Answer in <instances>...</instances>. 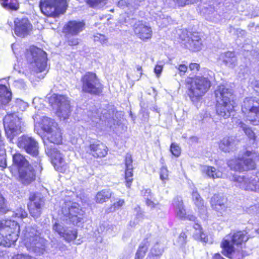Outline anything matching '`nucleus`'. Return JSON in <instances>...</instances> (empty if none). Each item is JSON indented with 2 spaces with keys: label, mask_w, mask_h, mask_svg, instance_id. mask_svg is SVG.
I'll use <instances>...</instances> for the list:
<instances>
[{
  "label": "nucleus",
  "mask_w": 259,
  "mask_h": 259,
  "mask_svg": "<svg viewBox=\"0 0 259 259\" xmlns=\"http://www.w3.org/2000/svg\"><path fill=\"white\" fill-rule=\"evenodd\" d=\"M228 236L231 240L223 239L221 243L222 254L230 259H243L244 255L242 252L235 251L234 245H242L248 240L246 233L244 231L239 230L230 233Z\"/></svg>",
  "instance_id": "obj_4"
},
{
  "label": "nucleus",
  "mask_w": 259,
  "mask_h": 259,
  "mask_svg": "<svg viewBox=\"0 0 259 259\" xmlns=\"http://www.w3.org/2000/svg\"><path fill=\"white\" fill-rule=\"evenodd\" d=\"M45 54L46 53L42 50L34 46H30L25 52L27 57H31L34 59L38 72L44 71L47 67V58L44 56Z\"/></svg>",
  "instance_id": "obj_13"
},
{
  "label": "nucleus",
  "mask_w": 259,
  "mask_h": 259,
  "mask_svg": "<svg viewBox=\"0 0 259 259\" xmlns=\"http://www.w3.org/2000/svg\"><path fill=\"white\" fill-rule=\"evenodd\" d=\"M234 181L240 183V187L245 191L255 192L258 189L255 180L246 178L244 176H238L234 178Z\"/></svg>",
  "instance_id": "obj_24"
},
{
  "label": "nucleus",
  "mask_w": 259,
  "mask_h": 259,
  "mask_svg": "<svg viewBox=\"0 0 259 259\" xmlns=\"http://www.w3.org/2000/svg\"><path fill=\"white\" fill-rule=\"evenodd\" d=\"M257 156L259 155L255 151L246 150L241 156L230 159L227 164L230 169L239 172L254 170L257 168L255 162Z\"/></svg>",
  "instance_id": "obj_6"
},
{
  "label": "nucleus",
  "mask_w": 259,
  "mask_h": 259,
  "mask_svg": "<svg viewBox=\"0 0 259 259\" xmlns=\"http://www.w3.org/2000/svg\"><path fill=\"white\" fill-rule=\"evenodd\" d=\"M85 27L83 21H69L63 27V32L72 36L77 35L82 31Z\"/></svg>",
  "instance_id": "obj_22"
},
{
  "label": "nucleus",
  "mask_w": 259,
  "mask_h": 259,
  "mask_svg": "<svg viewBox=\"0 0 259 259\" xmlns=\"http://www.w3.org/2000/svg\"><path fill=\"white\" fill-rule=\"evenodd\" d=\"M192 200L199 209H203L205 207L204 200L197 192L192 193Z\"/></svg>",
  "instance_id": "obj_34"
},
{
  "label": "nucleus",
  "mask_w": 259,
  "mask_h": 259,
  "mask_svg": "<svg viewBox=\"0 0 259 259\" xmlns=\"http://www.w3.org/2000/svg\"><path fill=\"white\" fill-rule=\"evenodd\" d=\"M17 146L24 150L27 154L33 157L38 155V143L33 138L27 135H22L17 143Z\"/></svg>",
  "instance_id": "obj_14"
},
{
  "label": "nucleus",
  "mask_w": 259,
  "mask_h": 259,
  "mask_svg": "<svg viewBox=\"0 0 259 259\" xmlns=\"http://www.w3.org/2000/svg\"><path fill=\"white\" fill-rule=\"evenodd\" d=\"M207 72L208 73L209 72H211V71L210 70H207Z\"/></svg>",
  "instance_id": "obj_57"
},
{
  "label": "nucleus",
  "mask_w": 259,
  "mask_h": 259,
  "mask_svg": "<svg viewBox=\"0 0 259 259\" xmlns=\"http://www.w3.org/2000/svg\"><path fill=\"white\" fill-rule=\"evenodd\" d=\"M133 159L132 155L127 153L124 157V170L123 178L124 183L127 188H131L134 181V166Z\"/></svg>",
  "instance_id": "obj_21"
},
{
  "label": "nucleus",
  "mask_w": 259,
  "mask_h": 259,
  "mask_svg": "<svg viewBox=\"0 0 259 259\" xmlns=\"http://www.w3.org/2000/svg\"><path fill=\"white\" fill-rule=\"evenodd\" d=\"M108 0H85L86 4L90 7L95 8L106 4Z\"/></svg>",
  "instance_id": "obj_41"
},
{
  "label": "nucleus",
  "mask_w": 259,
  "mask_h": 259,
  "mask_svg": "<svg viewBox=\"0 0 259 259\" xmlns=\"http://www.w3.org/2000/svg\"><path fill=\"white\" fill-rule=\"evenodd\" d=\"M44 205L43 198L36 192L30 193L27 208L30 215L36 219L40 217Z\"/></svg>",
  "instance_id": "obj_16"
},
{
  "label": "nucleus",
  "mask_w": 259,
  "mask_h": 259,
  "mask_svg": "<svg viewBox=\"0 0 259 259\" xmlns=\"http://www.w3.org/2000/svg\"><path fill=\"white\" fill-rule=\"evenodd\" d=\"M163 70V66L161 65H156L154 69V71L155 73L156 74L157 77H159L160 75L161 74L162 71Z\"/></svg>",
  "instance_id": "obj_50"
},
{
  "label": "nucleus",
  "mask_w": 259,
  "mask_h": 259,
  "mask_svg": "<svg viewBox=\"0 0 259 259\" xmlns=\"http://www.w3.org/2000/svg\"><path fill=\"white\" fill-rule=\"evenodd\" d=\"M181 206L178 208L176 215L182 221H189L195 222L197 220L196 217L193 214H188L186 209L183 204V202L181 200L180 201Z\"/></svg>",
  "instance_id": "obj_26"
},
{
  "label": "nucleus",
  "mask_w": 259,
  "mask_h": 259,
  "mask_svg": "<svg viewBox=\"0 0 259 259\" xmlns=\"http://www.w3.org/2000/svg\"><path fill=\"white\" fill-rule=\"evenodd\" d=\"M215 98V111L216 114L224 119L231 117L235 112L236 106L233 99V92L224 84L218 86L214 91Z\"/></svg>",
  "instance_id": "obj_1"
},
{
  "label": "nucleus",
  "mask_w": 259,
  "mask_h": 259,
  "mask_svg": "<svg viewBox=\"0 0 259 259\" xmlns=\"http://www.w3.org/2000/svg\"><path fill=\"white\" fill-rule=\"evenodd\" d=\"M202 0H172L175 6L178 7H184L187 5L194 4Z\"/></svg>",
  "instance_id": "obj_39"
},
{
  "label": "nucleus",
  "mask_w": 259,
  "mask_h": 259,
  "mask_svg": "<svg viewBox=\"0 0 259 259\" xmlns=\"http://www.w3.org/2000/svg\"><path fill=\"white\" fill-rule=\"evenodd\" d=\"M12 99V93L4 84H0V104L6 105Z\"/></svg>",
  "instance_id": "obj_28"
},
{
  "label": "nucleus",
  "mask_w": 259,
  "mask_h": 259,
  "mask_svg": "<svg viewBox=\"0 0 259 259\" xmlns=\"http://www.w3.org/2000/svg\"><path fill=\"white\" fill-rule=\"evenodd\" d=\"M204 172L209 178L212 179L218 178L220 177V172L217 171L216 168L213 166H207L206 168L204 170Z\"/></svg>",
  "instance_id": "obj_38"
},
{
  "label": "nucleus",
  "mask_w": 259,
  "mask_h": 259,
  "mask_svg": "<svg viewBox=\"0 0 259 259\" xmlns=\"http://www.w3.org/2000/svg\"><path fill=\"white\" fill-rule=\"evenodd\" d=\"M136 69H137V70L138 71H139L140 72V77H141V76L143 74V72H142V67L140 65H137L136 66Z\"/></svg>",
  "instance_id": "obj_56"
},
{
  "label": "nucleus",
  "mask_w": 259,
  "mask_h": 259,
  "mask_svg": "<svg viewBox=\"0 0 259 259\" xmlns=\"http://www.w3.org/2000/svg\"><path fill=\"white\" fill-rule=\"evenodd\" d=\"M149 243L148 241L140 244L136 253L135 259H143L147 251L148 246Z\"/></svg>",
  "instance_id": "obj_32"
},
{
  "label": "nucleus",
  "mask_w": 259,
  "mask_h": 259,
  "mask_svg": "<svg viewBox=\"0 0 259 259\" xmlns=\"http://www.w3.org/2000/svg\"><path fill=\"white\" fill-rule=\"evenodd\" d=\"M163 252V249L159 246H154L152 248L149 254V257L151 259H154L155 257L160 256Z\"/></svg>",
  "instance_id": "obj_40"
},
{
  "label": "nucleus",
  "mask_w": 259,
  "mask_h": 259,
  "mask_svg": "<svg viewBox=\"0 0 259 259\" xmlns=\"http://www.w3.org/2000/svg\"><path fill=\"white\" fill-rule=\"evenodd\" d=\"M170 151L175 157H179L181 153L180 147L176 143H172L170 146Z\"/></svg>",
  "instance_id": "obj_43"
},
{
  "label": "nucleus",
  "mask_w": 259,
  "mask_h": 259,
  "mask_svg": "<svg viewBox=\"0 0 259 259\" xmlns=\"http://www.w3.org/2000/svg\"><path fill=\"white\" fill-rule=\"evenodd\" d=\"M93 38L95 43H99L103 46L108 45V38L104 34L97 33L93 36Z\"/></svg>",
  "instance_id": "obj_37"
},
{
  "label": "nucleus",
  "mask_w": 259,
  "mask_h": 259,
  "mask_svg": "<svg viewBox=\"0 0 259 259\" xmlns=\"http://www.w3.org/2000/svg\"><path fill=\"white\" fill-rule=\"evenodd\" d=\"M189 70L192 72H198L200 70V65L199 63L191 62L188 65Z\"/></svg>",
  "instance_id": "obj_48"
},
{
  "label": "nucleus",
  "mask_w": 259,
  "mask_h": 259,
  "mask_svg": "<svg viewBox=\"0 0 259 259\" xmlns=\"http://www.w3.org/2000/svg\"><path fill=\"white\" fill-rule=\"evenodd\" d=\"M64 97L62 95H53L49 98V103L53 107L60 108L61 106Z\"/></svg>",
  "instance_id": "obj_36"
},
{
  "label": "nucleus",
  "mask_w": 259,
  "mask_h": 259,
  "mask_svg": "<svg viewBox=\"0 0 259 259\" xmlns=\"http://www.w3.org/2000/svg\"><path fill=\"white\" fill-rule=\"evenodd\" d=\"M112 193L109 189H102L98 191L94 198L96 203L102 204L107 202L112 197Z\"/></svg>",
  "instance_id": "obj_27"
},
{
  "label": "nucleus",
  "mask_w": 259,
  "mask_h": 259,
  "mask_svg": "<svg viewBox=\"0 0 259 259\" xmlns=\"http://www.w3.org/2000/svg\"><path fill=\"white\" fill-rule=\"evenodd\" d=\"M13 30L16 34L20 37H25L32 30V26L27 18H16L14 20Z\"/></svg>",
  "instance_id": "obj_18"
},
{
  "label": "nucleus",
  "mask_w": 259,
  "mask_h": 259,
  "mask_svg": "<svg viewBox=\"0 0 259 259\" xmlns=\"http://www.w3.org/2000/svg\"><path fill=\"white\" fill-rule=\"evenodd\" d=\"M236 62V56L234 52L228 51L223 56V63L227 66H234Z\"/></svg>",
  "instance_id": "obj_31"
},
{
  "label": "nucleus",
  "mask_w": 259,
  "mask_h": 259,
  "mask_svg": "<svg viewBox=\"0 0 259 259\" xmlns=\"http://www.w3.org/2000/svg\"><path fill=\"white\" fill-rule=\"evenodd\" d=\"M141 194L143 197H146L145 198V204L148 207L153 209L159 204L158 202H155L154 200L152 199V193L150 189H144L141 191Z\"/></svg>",
  "instance_id": "obj_30"
},
{
  "label": "nucleus",
  "mask_w": 259,
  "mask_h": 259,
  "mask_svg": "<svg viewBox=\"0 0 259 259\" xmlns=\"http://www.w3.org/2000/svg\"><path fill=\"white\" fill-rule=\"evenodd\" d=\"M232 142L230 138H224L220 142L219 147L224 152H229L231 150Z\"/></svg>",
  "instance_id": "obj_35"
},
{
  "label": "nucleus",
  "mask_w": 259,
  "mask_h": 259,
  "mask_svg": "<svg viewBox=\"0 0 259 259\" xmlns=\"http://www.w3.org/2000/svg\"><path fill=\"white\" fill-rule=\"evenodd\" d=\"M178 71V74L181 76H184L188 71V66L185 64H181L176 67Z\"/></svg>",
  "instance_id": "obj_44"
},
{
  "label": "nucleus",
  "mask_w": 259,
  "mask_h": 259,
  "mask_svg": "<svg viewBox=\"0 0 259 259\" xmlns=\"http://www.w3.org/2000/svg\"><path fill=\"white\" fill-rule=\"evenodd\" d=\"M241 112L245 120L250 124H259V99L254 97L244 98L241 106Z\"/></svg>",
  "instance_id": "obj_8"
},
{
  "label": "nucleus",
  "mask_w": 259,
  "mask_h": 259,
  "mask_svg": "<svg viewBox=\"0 0 259 259\" xmlns=\"http://www.w3.org/2000/svg\"><path fill=\"white\" fill-rule=\"evenodd\" d=\"M46 152L50 157L55 168L61 172H65L67 167V163L60 151L55 147H48Z\"/></svg>",
  "instance_id": "obj_17"
},
{
  "label": "nucleus",
  "mask_w": 259,
  "mask_h": 259,
  "mask_svg": "<svg viewBox=\"0 0 259 259\" xmlns=\"http://www.w3.org/2000/svg\"><path fill=\"white\" fill-rule=\"evenodd\" d=\"M4 125L7 138L10 140L13 139L17 134L15 122L10 116H6L4 119Z\"/></svg>",
  "instance_id": "obj_25"
},
{
  "label": "nucleus",
  "mask_w": 259,
  "mask_h": 259,
  "mask_svg": "<svg viewBox=\"0 0 259 259\" xmlns=\"http://www.w3.org/2000/svg\"><path fill=\"white\" fill-rule=\"evenodd\" d=\"M211 77L203 75L188 77L185 84L187 94L192 102L199 101L209 90L211 86Z\"/></svg>",
  "instance_id": "obj_3"
},
{
  "label": "nucleus",
  "mask_w": 259,
  "mask_h": 259,
  "mask_svg": "<svg viewBox=\"0 0 259 259\" xmlns=\"http://www.w3.org/2000/svg\"><path fill=\"white\" fill-rule=\"evenodd\" d=\"M85 149L87 154L96 159L105 157L109 151L106 144L99 140L90 142Z\"/></svg>",
  "instance_id": "obj_15"
},
{
  "label": "nucleus",
  "mask_w": 259,
  "mask_h": 259,
  "mask_svg": "<svg viewBox=\"0 0 259 259\" xmlns=\"http://www.w3.org/2000/svg\"><path fill=\"white\" fill-rule=\"evenodd\" d=\"M53 230L68 243L76 240L78 236L77 229H68V228H65L57 222L53 224Z\"/></svg>",
  "instance_id": "obj_20"
},
{
  "label": "nucleus",
  "mask_w": 259,
  "mask_h": 259,
  "mask_svg": "<svg viewBox=\"0 0 259 259\" xmlns=\"http://www.w3.org/2000/svg\"><path fill=\"white\" fill-rule=\"evenodd\" d=\"M16 216L20 218L21 219L26 218L27 215V212L25 211V210L22 208H19L17 209L16 212L15 213Z\"/></svg>",
  "instance_id": "obj_49"
},
{
  "label": "nucleus",
  "mask_w": 259,
  "mask_h": 259,
  "mask_svg": "<svg viewBox=\"0 0 259 259\" xmlns=\"http://www.w3.org/2000/svg\"><path fill=\"white\" fill-rule=\"evenodd\" d=\"M169 172L165 166L161 167L159 172V177L163 183H166L169 180Z\"/></svg>",
  "instance_id": "obj_42"
},
{
  "label": "nucleus",
  "mask_w": 259,
  "mask_h": 259,
  "mask_svg": "<svg viewBox=\"0 0 259 259\" xmlns=\"http://www.w3.org/2000/svg\"><path fill=\"white\" fill-rule=\"evenodd\" d=\"M79 41L78 38L72 37L68 38L66 42L68 46L73 47L78 46L79 44Z\"/></svg>",
  "instance_id": "obj_47"
},
{
  "label": "nucleus",
  "mask_w": 259,
  "mask_h": 259,
  "mask_svg": "<svg viewBox=\"0 0 259 259\" xmlns=\"http://www.w3.org/2000/svg\"><path fill=\"white\" fill-rule=\"evenodd\" d=\"M212 259H225L219 253H215L212 257Z\"/></svg>",
  "instance_id": "obj_55"
},
{
  "label": "nucleus",
  "mask_w": 259,
  "mask_h": 259,
  "mask_svg": "<svg viewBox=\"0 0 259 259\" xmlns=\"http://www.w3.org/2000/svg\"><path fill=\"white\" fill-rule=\"evenodd\" d=\"M124 203H125V202L123 199H119L116 202H114L113 204H112L110 205L109 208L111 209L112 210V211H115L116 209H117L119 208L120 207H121V206H122L124 205Z\"/></svg>",
  "instance_id": "obj_45"
},
{
  "label": "nucleus",
  "mask_w": 259,
  "mask_h": 259,
  "mask_svg": "<svg viewBox=\"0 0 259 259\" xmlns=\"http://www.w3.org/2000/svg\"><path fill=\"white\" fill-rule=\"evenodd\" d=\"M12 259H37L35 257L27 253H18L12 257Z\"/></svg>",
  "instance_id": "obj_46"
},
{
  "label": "nucleus",
  "mask_w": 259,
  "mask_h": 259,
  "mask_svg": "<svg viewBox=\"0 0 259 259\" xmlns=\"http://www.w3.org/2000/svg\"><path fill=\"white\" fill-rule=\"evenodd\" d=\"M7 208V204L5 199L0 195V211L4 210Z\"/></svg>",
  "instance_id": "obj_52"
},
{
  "label": "nucleus",
  "mask_w": 259,
  "mask_h": 259,
  "mask_svg": "<svg viewBox=\"0 0 259 259\" xmlns=\"http://www.w3.org/2000/svg\"><path fill=\"white\" fill-rule=\"evenodd\" d=\"M133 30L135 35L144 41L150 39L152 37L151 27L142 21L136 22L133 25Z\"/></svg>",
  "instance_id": "obj_19"
},
{
  "label": "nucleus",
  "mask_w": 259,
  "mask_h": 259,
  "mask_svg": "<svg viewBox=\"0 0 259 259\" xmlns=\"http://www.w3.org/2000/svg\"><path fill=\"white\" fill-rule=\"evenodd\" d=\"M179 239L181 241L185 243L187 239V235L186 233L184 232H182L179 235Z\"/></svg>",
  "instance_id": "obj_53"
},
{
  "label": "nucleus",
  "mask_w": 259,
  "mask_h": 259,
  "mask_svg": "<svg viewBox=\"0 0 259 259\" xmlns=\"http://www.w3.org/2000/svg\"><path fill=\"white\" fill-rule=\"evenodd\" d=\"M40 128L46 133L49 142L56 145L62 144L63 133L58 124L53 119L44 116L39 122Z\"/></svg>",
  "instance_id": "obj_9"
},
{
  "label": "nucleus",
  "mask_w": 259,
  "mask_h": 259,
  "mask_svg": "<svg viewBox=\"0 0 259 259\" xmlns=\"http://www.w3.org/2000/svg\"><path fill=\"white\" fill-rule=\"evenodd\" d=\"M193 227L195 230H197L198 232L203 230L202 227H201L200 224H199L198 223H195Z\"/></svg>",
  "instance_id": "obj_54"
},
{
  "label": "nucleus",
  "mask_w": 259,
  "mask_h": 259,
  "mask_svg": "<svg viewBox=\"0 0 259 259\" xmlns=\"http://www.w3.org/2000/svg\"><path fill=\"white\" fill-rule=\"evenodd\" d=\"M196 235L198 236L201 241L203 242H207L208 241V236L204 233L203 230L201 231H199V232H198V234Z\"/></svg>",
  "instance_id": "obj_51"
},
{
  "label": "nucleus",
  "mask_w": 259,
  "mask_h": 259,
  "mask_svg": "<svg viewBox=\"0 0 259 259\" xmlns=\"http://www.w3.org/2000/svg\"><path fill=\"white\" fill-rule=\"evenodd\" d=\"M39 7L44 15L56 18L66 12L68 3L67 0H40Z\"/></svg>",
  "instance_id": "obj_10"
},
{
  "label": "nucleus",
  "mask_w": 259,
  "mask_h": 259,
  "mask_svg": "<svg viewBox=\"0 0 259 259\" xmlns=\"http://www.w3.org/2000/svg\"><path fill=\"white\" fill-rule=\"evenodd\" d=\"M10 172L15 174L17 172V180L24 185H29L36 178L35 168L20 152L17 151L12 155V164L10 167Z\"/></svg>",
  "instance_id": "obj_2"
},
{
  "label": "nucleus",
  "mask_w": 259,
  "mask_h": 259,
  "mask_svg": "<svg viewBox=\"0 0 259 259\" xmlns=\"http://www.w3.org/2000/svg\"><path fill=\"white\" fill-rule=\"evenodd\" d=\"M210 204L212 208L219 213V215L223 216L227 210V206L225 198L219 194H215L211 197Z\"/></svg>",
  "instance_id": "obj_23"
},
{
  "label": "nucleus",
  "mask_w": 259,
  "mask_h": 259,
  "mask_svg": "<svg viewBox=\"0 0 259 259\" xmlns=\"http://www.w3.org/2000/svg\"><path fill=\"white\" fill-rule=\"evenodd\" d=\"M18 223L10 219L0 220V246L9 247L14 244L20 233Z\"/></svg>",
  "instance_id": "obj_5"
},
{
  "label": "nucleus",
  "mask_w": 259,
  "mask_h": 259,
  "mask_svg": "<svg viewBox=\"0 0 259 259\" xmlns=\"http://www.w3.org/2000/svg\"><path fill=\"white\" fill-rule=\"evenodd\" d=\"M0 4L5 9L10 11H16L20 7L18 0H0Z\"/></svg>",
  "instance_id": "obj_29"
},
{
  "label": "nucleus",
  "mask_w": 259,
  "mask_h": 259,
  "mask_svg": "<svg viewBox=\"0 0 259 259\" xmlns=\"http://www.w3.org/2000/svg\"><path fill=\"white\" fill-rule=\"evenodd\" d=\"M47 242V240L40 237L34 229L26 231L23 238V244L28 250L39 253H43L45 251Z\"/></svg>",
  "instance_id": "obj_11"
},
{
  "label": "nucleus",
  "mask_w": 259,
  "mask_h": 259,
  "mask_svg": "<svg viewBox=\"0 0 259 259\" xmlns=\"http://www.w3.org/2000/svg\"><path fill=\"white\" fill-rule=\"evenodd\" d=\"M240 125L248 138L250 140H252L253 142H255L256 141L257 136L252 130L251 127L246 126L243 122H240Z\"/></svg>",
  "instance_id": "obj_33"
},
{
  "label": "nucleus",
  "mask_w": 259,
  "mask_h": 259,
  "mask_svg": "<svg viewBox=\"0 0 259 259\" xmlns=\"http://www.w3.org/2000/svg\"><path fill=\"white\" fill-rule=\"evenodd\" d=\"M62 212L69 223L75 226H79L84 222L85 212L76 202L70 205H65L62 208Z\"/></svg>",
  "instance_id": "obj_12"
},
{
  "label": "nucleus",
  "mask_w": 259,
  "mask_h": 259,
  "mask_svg": "<svg viewBox=\"0 0 259 259\" xmlns=\"http://www.w3.org/2000/svg\"><path fill=\"white\" fill-rule=\"evenodd\" d=\"M81 92L92 95L99 96L103 93L104 85L97 74L87 71L80 78Z\"/></svg>",
  "instance_id": "obj_7"
}]
</instances>
